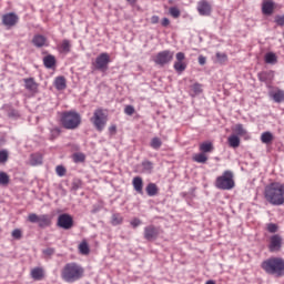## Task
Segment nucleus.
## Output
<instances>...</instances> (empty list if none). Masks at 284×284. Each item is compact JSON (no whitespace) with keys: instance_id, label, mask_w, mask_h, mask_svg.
<instances>
[{"instance_id":"obj_20","label":"nucleus","mask_w":284,"mask_h":284,"mask_svg":"<svg viewBox=\"0 0 284 284\" xmlns=\"http://www.w3.org/2000/svg\"><path fill=\"white\" fill-rule=\"evenodd\" d=\"M200 152L202 154H210L211 152H214V144L211 141H205L200 144Z\"/></svg>"},{"instance_id":"obj_53","label":"nucleus","mask_w":284,"mask_h":284,"mask_svg":"<svg viewBox=\"0 0 284 284\" xmlns=\"http://www.w3.org/2000/svg\"><path fill=\"white\" fill-rule=\"evenodd\" d=\"M206 61H207V59H206L205 57H203V55H200V57H199V63H200V65H205Z\"/></svg>"},{"instance_id":"obj_21","label":"nucleus","mask_w":284,"mask_h":284,"mask_svg":"<svg viewBox=\"0 0 284 284\" xmlns=\"http://www.w3.org/2000/svg\"><path fill=\"white\" fill-rule=\"evenodd\" d=\"M132 185L135 192H138V194H143V178L141 176L133 178Z\"/></svg>"},{"instance_id":"obj_26","label":"nucleus","mask_w":284,"mask_h":284,"mask_svg":"<svg viewBox=\"0 0 284 284\" xmlns=\"http://www.w3.org/2000/svg\"><path fill=\"white\" fill-rule=\"evenodd\" d=\"M148 196H156L159 194V186L155 183H149L145 187Z\"/></svg>"},{"instance_id":"obj_28","label":"nucleus","mask_w":284,"mask_h":284,"mask_svg":"<svg viewBox=\"0 0 284 284\" xmlns=\"http://www.w3.org/2000/svg\"><path fill=\"white\" fill-rule=\"evenodd\" d=\"M271 97H272V99L275 103H283V101H284V91L278 89L277 91L273 92L271 94Z\"/></svg>"},{"instance_id":"obj_30","label":"nucleus","mask_w":284,"mask_h":284,"mask_svg":"<svg viewBox=\"0 0 284 284\" xmlns=\"http://www.w3.org/2000/svg\"><path fill=\"white\" fill-rule=\"evenodd\" d=\"M152 170H154V163L148 160L142 162V172L144 174H152Z\"/></svg>"},{"instance_id":"obj_48","label":"nucleus","mask_w":284,"mask_h":284,"mask_svg":"<svg viewBox=\"0 0 284 284\" xmlns=\"http://www.w3.org/2000/svg\"><path fill=\"white\" fill-rule=\"evenodd\" d=\"M275 23H276L277 26L283 27V26H284V16H276V17H275Z\"/></svg>"},{"instance_id":"obj_3","label":"nucleus","mask_w":284,"mask_h":284,"mask_svg":"<svg viewBox=\"0 0 284 284\" xmlns=\"http://www.w3.org/2000/svg\"><path fill=\"white\" fill-rule=\"evenodd\" d=\"M261 267L266 274L281 278L284 276V258L272 256L261 263Z\"/></svg>"},{"instance_id":"obj_49","label":"nucleus","mask_w":284,"mask_h":284,"mask_svg":"<svg viewBox=\"0 0 284 284\" xmlns=\"http://www.w3.org/2000/svg\"><path fill=\"white\" fill-rule=\"evenodd\" d=\"M131 225H132V227H139V225H141V220H139L138 217H134L131 221Z\"/></svg>"},{"instance_id":"obj_35","label":"nucleus","mask_w":284,"mask_h":284,"mask_svg":"<svg viewBox=\"0 0 284 284\" xmlns=\"http://www.w3.org/2000/svg\"><path fill=\"white\" fill-rule=\"evenodd\" d=\"M79 252H80V254H83L84 256H88V254H90V245H88L87 241H82L80 243Z\"/></svg>"},{"instance_id":"obj_46","label":"nucleus","mask_w":284,"mask_h":284,"mask_svg":"<svg viewBox=\"0 0 284 284\" xmlns=\"http://www.w3.org/2000/svg\"><path fill=\"white\" fill-rule=\"evenodd\" d=\"M135 110L134 106L132 105H126L124 108V114H128V116H132V114H134Z\"/></svg>"},{"instance_id":"obj_17","label":"nucleus","mask_w":284,"mask_h":284,"mask_svg":"<svg viewBox=\"0 0 284 284\" xmlns=\"http://www.w3.org/2000/svg\"><path fill=\"white\" fill-rule=\"evenodd\" d=\"M257 79L262 83H272L274 81V71H262L257 73Z\"/></svg>"},{"instance_id":"obj_13","label":"nucleus","mask_w":284,"mask_h":284,"mask_svg":"<svg viewBox=\"0 0 284 284\" xmlns=\"http://www.w3.org/2000/svg\"><path fill=\"white\" fill-rule=\"evenodd\" d=\"M161 234V229L154 225H149L144 227V239L146 241H156Z\"/></svg>"},{"instance_id":"obj_18","label":"nucleus","mask_w":284,"mask_h":284,"mask_svg":"<svg viewBox=\"0 0 284 284\" xmlns=\"http://www.w3.org/2000/svg\"><path fill=\"white\" fill-rule=\"evenodd\" d=\"M30 276L33 281H43L45 278V271L43 267H33L30 272Z\"/></svg>"},{"instance_id":"obj_5","label":"nucleus","mask_w":284,"mask_h":284,"mask_svg":"<svg viewBox=\"0 0 284 284\" xmlns=\"http://www.w3.org/2000/svg\"><path fill=\"white\" fill-rule=\"evenodd\" d=\"M90 121L98 132H103L105 125H108V110L103 108L95 109Z\"/></svg>"},{"instance_id":"obj_36","label":"nucleus","mask_w":284,"mask_h":284,"mask_svg":"<svg viewBox=\"0 0 284 284\" xmlns=\"http://www.w3.org/2000/svg\"><path fill=\"white\" fill-rule=\"evenodd\" d=\"M193 161L195 163H207V155L205 153H196L193 155Z\"/></svg>"},{"instance_id":"obj_32","label":"nucleus","mask_w":284,"mask_h":284,"mask_svg":"<svg viewBox=\"0 0 284 284\" xmlns=\"http://www.w3.org/2000/svg\"><path fill=\"white\" fill-rule=\"evenodd\" d=\"M261 141H262V143H265L267 145L274 141V134H272V132H270V131H266V132L262 133Z\"/></svg>"},{"instance_id":"obj_43","label":"nucleus","mask_w":284,"mask_h":284,"mask_svg":"<svg viewBox=\"0 0 284 284\" xmlns=\"http://www.w3.org/2000/svg\"><path fill=\"white\" fill-rule=\"evenodd\" d=\"M216 59H217L219 63H225L227 61V54L217 52Z\"/></svg>"},{"instance_id":"obj_50","label":"nucleus","mask_w":284,"mask_h":284,"mask_svg":"<svg viewBox=\"0 0 284 284\" xmlns=\"http://www.w3.org/2000/svg\"><path fill=\"white\" fill-rule=\"evenodd\" d=\"M161 26L163 28H168V26H170V19L163 18L162 21H161Z\"/></svg>"},{"instance_id":"obj_54","label":"nucleus","mask_w":284,"mask_h":284,"mask_svg":"<svg viewBox=\"0 0 284 284\" xmlns=\"http://www.w3.org/2000/svg\"><path fill=\"white\" fill-rule=\"evenodd\" d=\"M126 3H129V6H136V3L139 2V0H125Z\"/></svg>"},{"instance_id":"obj_40","label":"nucleus","mask_w":284,"mask_h":284,"mask_svg":"<svg viewBox=\"0 0 284 284\" xmlns=\"http://www.w3.org/2000/svg\"><path fill=\"white\" fill-rule=\"evenodd\" d=\"M169 13L173 17V19H179V17H181V10H179L176 7H171L169 9Z\"/></svg>"},{"instance_id":"obj_11","label":"nucleus","mask_w":284,"mask_h":284,"mask_svg":"<svg viewBox=\"0 0 284 284\" xmlns=\"http://www.w3.org/2000/svg\"><path fill=\"white\" fill-rule=\"evenodd\" d=\"M173 68L179 74L185 72V70L187 69V62H185V53L178 52L175 54V62L173 64Z\"/></svg>"},{"instance_id":"obj_7","label":"nucleus","mask_w":284,"mask_h":284,"mask_svg":"<svg viewBox=\"0 0 284 284\" xmlns=\"http://www.w3.org/2000/svg\"><path fill=\"white\" fill-rule=\"evenodd\" d=\"M112 63V59L110 58V53L102 52L97 58L95 61L92 62L93 69L99 72H108V68Z\"/></svg>"},{"instance_id":"obj_41","label":"nucleus","mask_w":284,"mask_h":284,"mask_svg":"<svg viewBox=\"0 0 284 284\" xmlns=\"http://www.w3.org/2000/svg\"><path fill=\"white\" fill-rule=\"evenodd\" d=\"M266 230L270 234H276V232H278V224L268 223L266 224Z\"/></svg>"},{"instance_id":"obj_16","label":"nucleus","mask_w":284,"mask_h":284,"mask_svg":"<svg viewBox=\"0 0 284 284\" xmlns=\"http://www.w3.org/2000/svg\"><path fill=\"white\" fill-rule=\"evenodd\" d=\"M275 8H276V4L272 0H264L262 3V12L267 17L274 14Z\"/></svg>"},{"instance_id":"obj_29","label":"nucleus","mask_w":284,"mask_h":284,"mask_svg":"<svg viewBox=\"0 0 284 284\" xmlns=\"http://www.w3.org/2000/svg\"><path fill=\"white\" fill-rule=\"evenodd\" d=\"M30 163L31 165H41L43 163V155L41 153L31 154Z\"/></svg>"},{"instance_id":"obj_44","label":"nucleus","mask_w":284,"mask_h":284,"mask_svg":"<svg viewBox=\"0 0 284 284\" xmlns=\"http://www.w3.org/2000/svg\"><path fill=\"white\" fill-rule=\"evenodd\" d=\"M11 236L13 239H17V241H19L21 239V236H23V233L21 232V230L16 229L12 231Z\"/></svg>"},{"instance_id":"obj_25","label":"nucleus","mask_w":284,"mask_h":284,"mask_svg":"<svg viewBox=\"0 0 284 284\" xmlns=\"http://www.w3.org/2000/svg\"><path fill=\"white\" fill-rule=\"evenodd\" d=\"M45 41H48V39L41 34L34 36L32 39V43L36 48H43V45H45Z\"/></svg>"},{"instance_id":"obj_14","label":"nucleus","mask_w":284,"mask_h":284,"mask_svg":"<svg viewBox=\"0 0 284 284\" xmlns=\"http://www.w3.org/2000/svg\"><path fill=\"white\" fill-rule=\"evenodd\" d=\"M2 23L6 28H14L19 23V16L14 12L6 13L2 16Z\"/></svg>"},{"instance_id":"obj_55","label":"nucleus","mask_w":284,"mask_h":284,"mask_svg":"<svg viewBox=\"0 0 284 284\" xmlns=\"http://www.w3.org/2000/svg\"><path fill=\"white\" fill-rule=\"evenodd\" d=\"M109 132H111V134H114L116 132V125H111L109 128Z\"/></svg>"},{"instance_id":"obj_31","label":"nucleus","mask_w":284,"mask_h":284,"mask_svg":"<svg viewBox=\"0 0 284 284\" xmlns=\"http://www.w3.org/2000/svg\"><path fill=\"white\" fill-rule=\"evenodd\" d=\"M123 224V215L121 213H113L111 216V225H122Z\"/></svg>"},{"instance_id":"obj_19","label":"nucleus","mask_w":284,"mask_h":284,"mask_svg":"<svg viewBox=\"0 0 284 284\" xmlns=\"http://www.w3.org/2000/svg\"><path fill=\"white\" fill-rule=\"evenodd\" d=\"M23 81L24 88L29 90V92H37V90H39V84L34 81V78H27Z\"/></svg>"},{"instance_id":"obj_37","label":"nucleus","mask_w":284,"mask_h":284,"mask_svg":"<svg viewBox=\"0 0 284 284\" xmlns=\"http://www.w3.org/2000/svg\"><path fill=\"white\" fill-rule=\"evenodd\" d=\"M150 145L153 150H161V145H163V141H161V138L155 136V138H152Z\"/></svg>"},{"instance_id":"obj_45","label":"nucleus","mask_w":284,"mask_h":284,"mask_svg":"<svg viewBox=\"0 0 284 284\" xmlns=\"http://www.w3.org/2000/svg\"><path fill=\"white\" fill-rule=\"evenodd\" d=\"M55 172H57L58 176H65L67 170L64 169L63 165H58L55 168Z\"/></svg>"},{"instance_id":"obj_6","label":"nucleus","mask_w":284,"mask_h":284,"mask_svg":"<svg viewBox=\"0 0 284 284\" xmlns=\"http://www.w3.org/2000/svg\"><path fill=\"white\" fill-rule=\"evenodd\" d=\"M236 183L234 182V173L232 171H224L222 175L215 180V187L217 190H234Z\"/></svg>"},{"instance_id":"obj_15","label":"nucleus","mask_w":284,"mask_h":284,"mask_svg":"<svg viewBox=\"0 0 284 284\" xmlns=\"http://www.w3.org/2000/svg\"><path fill=\"white\" fill-rule=\"evenodd\" d=\"M197 12L201 17H210L212 14V4L207 0L197 2Z\"/></svg>"},{"instance_id":"obj_1","label":"nucleus","mask_w":284,"mask_h":284,"mask_svg":"<svg viewBox=\"0 0 284 284\" xmlns=\"http://www.w3.org/2000/svg\"><path fill=\"white\" fill-rule=\"evenodd\" d=\"M263 196L270 205H284V184L271 182L264 186Z\"/></svg>"},{"instance_id":"obj_34","label":"nucleus","mask_w":284,"mask_h":284,"mask_svg":"<svg viewBox=\"0 0 284 284\" xmlns=\"http://www.w3.org/2000/svg\"><path fill=\"white\" fill-rule=\"evenodd\" d=\"M232 130L235 134H237V136H245V134H247V131L243 124H235Z\"/></svg>"},{"instance_id":"obj_39","label":"nucleus","mask_w":284,"mask_h":284,"mask_svg":"<svg viewBox=\"0 0 284 284\" xmlns=\"http://www.w3.org/2000/svg\"><path fill=\"white\" fill-rule=\"evenodd\" d=\"M10 183V175L6 172H0V185H8Z\"/></svg>"},{"instance_id":"obj_42","label":"nucleus","mask_w":284,"mask_h":284,"mask_svg":"<svg viewBox=\"0 0 284 284\" xmlns=\"http://www.w3.org/2000/svg\"><path fill=\"white\" fill-rule=\"evenodd\" d=\"M74 163H83L85 161V154L83 153H75L73 154Z\"/></svg>"},{"instance_id":"obj_4","label":"nucleus","mask_w":284,"mask_h":284,"mask_svg":"<svg viewBox=\"0 0 284 284\" xmlns=\"http://www.w3.org/2000/svg\"><path fill=\"white\" fill-rule=\"evenodd\" d=\"M60 123L64 130H77L81 125V114L77 111H64L60 115Z\"/></svg>"},{"instance_id":"obj_12","label":"nucleus","mask_w":284,"mask_h":284,"mask_svg":"<svg viewBox=\"0 0 284 284\" xmlns=\"http://www.w3.org/2000/svg\"><path fill=\"white\" fill-rule=\"evenodd\" d=\"M74 225V220L72 215L68 213H63L58 217V227H62V230H72Z\"/></svg>"},{"instance_id":"obj_47","label":"nucleus","mask_w":284,"mask_h":284,"mask_svg":"<svg viewBox=\"0 0 284 284\" xmlns=\"http://www.w3.org/2000/svg\"><path fill=\"white\" fill-rule=\"evenodd\" d=\"M8 161V151H0V163H6Z\"/></svg>"},{"instance_id":"obj_22","label":"nucleus","mask_w":284,"mask_h":284,"mask_svg":"<svg viewBox=\"0 0 284 284\" xmlns=\"http://www.w3.org/2000/svg\"><path fill=\"white\" fill-rule=\"evenodd\" d=\"M71 48H72V44L68 39L62 40V42L58 45V50L59 52H61V54H68Z\"/></svg>"},{"instance_id":"obj_38","label":"nucleus","mask_w":284,"mask_h":284,"mask_svg":"<svg viewBox=\"0 0 284 284\" xmlns=\"http://www.w3.org/2000/svg\"><path fill=\"white\" fill-rule=\"evenodd\" d=\"M191 91L193 97H196V94H201V92H203V85L201 83H194L191 85Z\"/></svg>"},{"instance_id":"obj_52","label":"nucleus","mask_w":284,"mask_h":284,"mask_svg":"<svg viewBox=\"0 0 284 284\" xmlns=\"http://www.w3.org/2000/svg\"><path fill=\"white\" fill-rule=\"evenodd\" d=\"M159 21H160L159 16H153V17L151 18V23H152L153 26H156V23H159Z\"/></svg>"},{"instance_id":"obj_27","label":"nucleus","mask_w":284,"mask_h":284,"mask_svg":"<svg viewBox=\"0 0 284 284\" xmlns=\"http://www.w3.org/2000/svg\"><path fill=\"white\" fill-rule=\"evenodd\" d=\"M230 148H239L241 145V138H239V135L233 134L231 136H229L227 139Z\"/></svg>"},{"instance_id":"obj_2","label":"nucleus","mask_w":284,"mask_h":284,"mask_svg":"<svg viewBox=\"0 0 284 284\" xmlns=\"http://www.w3.org/2000/svg\"><path fill=\"white\" fill-rule=\"evenodd\" d=\"M60 276L64 283H77L85 276V268L77 262H69L62 267Z\"/></svg>"},{"instance_id":"obj_10","label":"nucleus","mask_w":284,"mask_h":284,"mask_svg":"<svg viewBox=\"0 0 284 284\" xmlns=\"http://www.w3.org/2000/svg\"><path fill=\"white\" fill-rule=\"evenodd\" d=\"M267 248L271 254L281 252V250H283V236H281V234L271 235L268 239Z\"/></svg>"},{"instance_id":"obj_33","label":"nucleus","mask_w":284,"mask_h":284,"mask_svg":"<svg viewBox=\"0 0 284 284\" xmlns=\"http://www.w3.org/2000/svg\"><path fill=\"white\" fill-rule=\"evenodd\" d=\"M54 88H57L58 90H65V88H67L65 78L64 77L55 78Z\"/></svg>"},{"instance_id":"obj_56","label":"nucleus","mask_w":284,"mask_h":284,"mask_svg":"<svg viewBox=\"0 0 284 284\" xmlns=\"http://www.w3.org/2000/svg\"><path fill=\"white\" fill-rule=\"evenodd\" d=\"M51 132L52 134H55V136H59V134H61V130L59 129H53Z\"/></svg>"},{"instance_id":"obj_9","label":"nucleus","mask_w":284,"mask_h":284,"mask_svg":"<svg viewBox=\"0 0 284 284\" xmlns=\"http://www.w3.org/2000/svg\"><path fill=\"white\" fill-rule=\"evenodd\" d=\"M174 59V52L170 50L160 51L154 58V64L160 65L163 68L164 65H168V63H172V60Z\"/></svg>"},{"instance_id":"obj_24","label":"nucleus","mask_w":284,"mask_h":284,"mask_svg":"<svg viewBox=\"0 0 284 284\" xmlns=\"http://www.w3.org/2000/svg\"><path fill=\"white\" fill-rule=\"evenodd\" d=\"M44 67L48 68V70H51L54 65H57V58L54 55L49 54L43 58Z\"/></svg>"},{"instance_id":"obj_51","label":"nucleus","mask_w":284,"mask_h":284,"mask_svg":"<svg viewBox=\"0 0 284 284\" xmlns=\"http://www.w3.org/2000/svg\"><path fill=\"white\" fill-rule=\"evenodd\" d=\"M43 254L47 256H52V254H54V248H47L43 251Z\"/></svg>"},{"instance_id":"obj_23","label":"nucleus","mask_w":284,"mask_h":284,"mask_svg":"<svg viewBox=\"0 0 284 284\" xmlns=\"http://www.w3.org/2000/svg\"><path fill=\"white\" fill-rule=\"evenodd\" d=\"M264 61L265 63H267L268 65H276V63H278V57L276 55V53L274 52H267L264 55Z\"/></svg>"},{"instance_id":"obj_8","label":"nucleus","mask_w":284,"mask_h":284,"mask_svg":"<svg viewBox=\"0 0 284 284\" xmlns=\"http://www.w3.org/2000/svg\"><path fill=\"white\" fill-rule=\"evenodd\" d=\"M29 223H38L39 227H50L52 225V216L49 214L38 215L36 213H30L28 215Z\"/></svg>"}]
</instances>
